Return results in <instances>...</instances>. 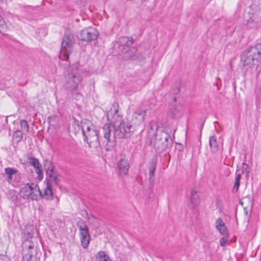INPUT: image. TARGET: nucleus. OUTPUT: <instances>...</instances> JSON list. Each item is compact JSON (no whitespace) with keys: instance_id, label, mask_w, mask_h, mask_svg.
I'll list each match as a JSON object with an SVG mask.
<instances>
[{"instance_id":"f257e3e1","label":"nucleus","mask_w":261,"mask_h":261,"mask_svg":"<svg viewBox=\"0 0 261 261\" xmlns=\"http://www.w3.org/2000/svg\"><path fill=\"white\" fill-rule=\"evenodd\" d=\"M240 62L242 69L246 72L252 73L254 69H256L257 63L261 62V41L244 51L241 55Z\"/></svg>"},{"instance_id":"f03ea898","label":"nucleus","mask_w":261,"mask_h":261,"mask_svg":"<svg viewBox=\"0 0 261 261\" xmlns=\"http://www.w3.org/2000/svg\"><path fill=\"white\" fill-rule=\"evenodd\" d=\"M115 128L111 123L105 124L99 131V136L106 144V150H110L116 145Z\"/></svg>"},{"instance_id":"7ed1b4c3","label":"nucleus","mask_w":261,"mask_h":261,"mask_svg":"<svg viewBox=\"0 0 261 261\" xmlns=\"http://www.w3.org/2000/svg\"><path fill=\"white\" fill-rule=\"evenodd\" d=\"M18 195L25 200H38L39 199L40 189L37 184L27 183L20 188Z\"/></svg>"},{"instance_id":"20e7f679","label":"nucleus","mask_w":261,"mask_h":261,"mask_svg":"<svg viewBox=\"0 0 261 261\" xmlns=\"http://www.w3.org/2000/svg\"><path fill=\"white\" fill-rule=\"evenodd\" d=\"M74 41L73 37L70 35H65L61 44L59 57L61 59L67 61L69 54L72 51Z\"/></svg>"},{"instance_id":"39448f33","label":"nucleus","mask_w":261,"mask_h":261,"mask_svg":"<svg viewBox=\"0 0 261 261\" xmlns=\"http://www.w3.org/2000/svg\"><path fill=\"white\" fill-rule=\"evenodd\" d=\"M22 248L25 254L37 256L38 251V239L29 233L22 243Z\"/></svg>"},{"instance_id":"423d86ee","label":"nucleus","mask_w":261,"mask_h":261,"mask_svg":"<svg viewBox=\"0 0 261 261\" xmlns=\"http://www.w3.org/2000/svg\"><path fill=\"white\" fill-rule=\"evenodd\" d=\"M135 130V127L129 122H121L115 128V132L119 138H127Z\"/></svg>"},{"instance_id":"0eeeda50","label":"nucleus","mask_w":261,"mask_h":261,"mask_svg":"<svg viewBox=\"0 0 261 261\" xmlns=\"http://www.w3.org/2000/svg\"><path fill=\"white\" fill-rule=\"evenodd\" d=\"M4 175L6 176L8 182L14 187L18 186L21 181L20 174L17 170L14 168H5Z\"/></svg>"},{"instance_id":"6e6552de","label":"nucleus","mask_w":261,"mask_h":261,"mask_svg":"<svg viewBox=\"0 0 261 261\" xmlns=\"http://www.w3.org/2000/svg\"><path fill=\"white\" fill-rule=\"evenodd\" d=\"M98 35L95 28L89 27L82 30L77 35V38L84 41L90 42L96 40Z\"/></svg>"},{"instance_id":"1a4fd4ad","label":"nucleus","mask_w":261,"mask_h":261,"mask_svg":"<svg viewBox=\"0 0 261 261\" xmlns=\"http://www.w3.org/2000/svg\"><path fill=\"white\" fill-rule=\"evenodd\" d=\"M170 138V135L165 132L157 134L154 141L155 147L159 151L165 150L168 146V141Z\"/></svg>"},{"instance_id":"9d476101","label":"nucleus","mask_w":261,"mask_h":261,"mask_svg":"<svg viewBox=\"0 0 261 261\" xmlns=\"http://www.w3.org/2000/svg\"><path fill=\"white\" fill-rule=\"evenodd\" d=\"M82 80V76L78 73H69L66 77L65 88L70 90H76Z\"/></svg>"},{"instance_id":"9b49d317","label":"nucleus","mask_w":261,"mask_h":261,"mask_svg":"<svg viewBox=\"0 0 261 261\" xmlns=\"http://www.w3.org/2000/svg\"><path fill=\"white\" fill-rule=\"evenodd\" d=\"M84 136V140L87 141L90 147L96 148L99 145V131L98 132L96 128L93 129Z\"/></svg>"},{"instance_id":"f8f14e48","label":"nucleus","mask_w":261,"mask_h":261,"mask_svg":"<svg viewBox=\"0 0 261 261\" xmlns=\"http://www.w3.org/2000/svg\"><path fill=\"white\" fill-rule=\"evenodd\" d=\"M45 186L42 191L40 190L39 199L43 197L47 200L53 198V193L51 189V183L48 180H45Z\"/></svg>"},{"instance_id":"ddd939ff","label":"nucleus","mask_w":261,"mask_h":261,"mask_svg":"<svg viewBox=\"0 0 261 261\" xmlns=\"http://www.w3.org/2000/svg\"><path fill=\"white\" fill-rule=\"evenodd\" d=\"M46 173L47 177L45 180L48 179L50 183L54 182L56 184H58V174L54 171V166L51 163H49L48 168L46 169Z\"/></svg>"},{"instance_id":"4468645a","label":"nucleus","mask_w":261,"mask_h":261,"mask_svg":"<svg viewBox=\"0 0 261 261\" xmlns=\"http://www.w3.org/2000/svg\"><path fill=\"white\" fill-rule=\"evenodd\" d=\"M183 113V108L180 105L171 106L168 112V115L172 118H179Z\"/></svg>"},{"instance_id":"2eb2a0df","label":"nucleus","mask_w":261,"mask_h":261,"mask_svg":"<svg viewBox=\"0 0 261 261\" xmlns=\"http://www.w3.org/2000/svg\"><path fill=\"white\" fill-rule=\"evenodd\" d=\"M146 114L145 111L141 109L136 110L132 116L133 122L137 125L142 123L144 121Z\"/></svg>"},{"instance_id":"dca6fc26","label":"nucleus","mask_w":261,"mask_h":261,"mask_svg":"<svg viewBox=\"0 0 261 261\" xmlns=\"http://www.w3.org/2000/svg\"><path fill=\"white\" fill-rule=\"evenodd\" d=\"M117 167L120 174H127L129 168V163L127 159L124 158L120 159L117 163Z\"/></svg>"},{"instance_id":"f3484780","label":"nucleus","mask_w":261,"mask_h":261,"mask_svg":"<svg viewBox=\"0 0 261 261\" xmlns=\"http://www.w3.org/2000/svg\"><path fill=\"white\" fill-rule=\"evenodd\" d=\"M215 227L217 230L222 235L227 237L228 236V231L223 220L220 218H218L215 222Z\"/></svg>"},{"instance_id":"a211bd4d","label":"nucleus","mask_w":261,"mask_h":261,"mask_svg":"<svg viewBox=\"0 0 261 261\" xmlns=\"http://www.w3.org/2000/svg\"><path fill=\"white\" fill-rule=\"evenodd\" d=\"M200 203L199 196L197 191L193 189L191 191L189 206L192 208H195Z\"/></svg>"},{"instance_id":"6ab92c4d","label":"nucleus","mask_w":261,"mask_h":261,"mask_svg":"<svg viewBox=\"0 0 261 261\" xmlns=\"http://www.w3.org/2000/svg\"><path fill=\"white\" fill-rule=\"evenodd\" d=\"M30 163L35 168L39 179L41 180L43 178V173L41 170V166L39 164L38 160L36 158H31L30 159Z\"/></svg>"},{"instance_id":"aec40b11","label":"nucleus","mask_w":261,"mask_h":261,"mask_svg":"<svg viewBox=\"0 0 261 261\" xmlns=\"http://www.w3.org/2000/svg\"><path fill=\"white\" fill-rule=\"evenodd\" d=\"M80 234L83 247L85 249L88 248L90 240V236L89 230L80 232Z\"/></svg>"},{"instance_id":"412c9836","label":"nucleus","mask_w":261,"mask_h":261,"mask_svg":"<svg viewBox=\"0 0 261 261\" xmlns=\"http://www.w3.org/2000/svg\"><path fill=\"white\" fill-rule=\"evenodd\" d=\"M82 129L83 136L90 133L91 130L95 128L92 123L87 120H84L82 121Z\"/></svg>"},{"instance_id":"4be33fe9","label":"nucleus","mask_w":261,"mask_h":261,"mask_svg":"<svg viewBox=\"0 0 261 261\" xmlns=\"http://www.w3.org/2000/svg\"><path fill=\"white\" fill-rule=\"evenodd\" d=\"M209 144L212 152H216L219 150V144L216 136H213L210 138Z\"/></svg>"},{"instance_id":"5701e85b","label":"nucleus","mask_w":261,"mask_h":261,"mask_svg":"<svg viewBox=\"0 0 261 261\" xmlns=\"http://www.w3.org/2000/svg\"><path fill=\"white\" fill-rule=\"evenodd\" d=\"M240 204L244 207L247 209L251 207L252 205V200L250 196H246L243 197L240 201Z\"/></svg>"},{"instance_id":"b1692460","label":"nucleus","mask_w":261,"mask_h":261,"mask_svg":"<svg viewBox=\"0 0 261 261\" xmlns=\"http://www.w3.org/2000/svg\"><path fill=\"white\" fill-rule=\"evenodd\" d=\"M97 261H112L109 256L103 251H99L96 255Z\"/></svg>"},{"instance_id":"393cba45","label":"nucleus","mask_w":261,"mask_h":261,"mask_svg":"<svg viewBox=\"0 0 261 261\" xmlns=\"http://www.w3.org/2000/svg\"><path fill=\"white\" fill-rule=\"evenodd\" d=\"M119 42L124 45L129 46L133 44L132 40H130L128 37H121L119 38Z\"/></svg>"},{"instance_id":"a878e982","label":"nucleus","mask_w":261,"mask_h":261,"mask_svg":"<svg viewBox=\"0 0 261 261\" xmlns=\"http://www.w3.org/2000/svg\"><path fill=\"white\" fill-rule=\"evenodd\" d=\"M77 225L79 228L80 232L89 230L88 226L83 221L80 220L77 221Z\"/></svg>"},{"instance_id":"bb28decb","label":"nucleus","mask_w":261,"mask_h":261,"mask_svg":"<svg viewBox=\"0 0 261 261\" xmlns=\"http://www.w3.org/2000/svg\"><path fill=\"white\" fill-rule=\"evenodd\" d=\"M13 138L17 143L21 141L22 138V133L20 130H16L13 135Z\"/></svg>"},{"instance_id":"cd10ccee","label":"nucleus","mask_w":261,"mask_h":261,"mask_svg":"<svg viewBox=\"0 0 261 261\" xmlns=\"http://www.w3.org/2000/svg\"><path fill=\"white\" fill-rule=\"evenodd\" d=\"M156 163L154 161H151L149 166V175L150 178L154 176V173L155 170Z\"/></svg>"},{"instance_id":"c85d7f7f","label":"nucleus","mask_w":261,"mask_h":261,"mask_svg":"<svg viewBox=\"0 0 261 261\" xmlns=\"http://www.w3.org/2000/svg\"><path fill=\"white\" fill-rule=\"evenodd\" d=\"M20 127L22 130H24L27 132L29 131V124L28 122L25 120H22L20 123Z\"/></svg>"},{"instance_id":"c756f323","label":"nucleus","mask_w":261,"mask_h":261,"mask_svg":"<svg viewBox=\"0 0 261 261\" xmlns=\"http://www.w3.org/2000/svg\"><path fill=\"white\" fill-rule=\"evenodd\" d=\"M249 173V170L248 165L245 163H243L242 165L241 173H246L247 174V175H248Z\"/></svg>"},{"instance_id":"7c9ffc66","label":"nucleus","mask_w":261,"mask_h":261,"mask_svg":"<svg viewBox=\"0 0 261 261\" xmlns=\"http://www.w3.org/2000/svg\"><path fill=\"white\" fill-rule=\"evenodd\" d=\"M34 256H35L34 255L25 254V255L23 256L22 261H31L32 258Z\"/></svg>"},{"instance_id":"2f4dec72","label":"nucleus","mask_w":261,"mask_h":261,"mask_svg":"<svg viewBox=\"0 0 261 261\" xmlns=\"http://www.w3.org/2000/svg\"><path fill=\"white\" fill-rule=\"evenodd\" d=\"M227 241V239L225 237H223V238H221L220 240V245L221 246L223 247L226 245Z\"/></svg>"},{"instance_id":"473e14b6","label":"nucleus","mask_w":261,"mask_h":261,"mask_svg":"<svg viewBox=\"0 0 261 261\" xmlns=\"http://www.w3.org/2000/svg\"><path fill=\"white\" fill-rule=\"evenodd\" d=\"M1 260L2 261H10V258L7 255H3L1 256Z\"/></svg>"},{"instance_id":"72a5a7b5","label":"nucleus","mask_w":261,"mask_h":261,"mask_svg":"<svg viewBox=\"0 0 261 261\" xmlns=\"http://www.w3.org/2000/svg\"><path fill=\"white\" fill-rule=\"evenodd\" d=\"M240 186V181L239 180H235V183L234 185V188H236L237 190L239 187Z\"/></svg>"},{"instance_id":"f704fd0d","label":"nucleus","mask_w":261,"mask_h":261,"mask_svg":"<svg viewBox=\"0 0 261 261\" xmlns=\"http://www.w3.org/2000/svg\"><path fill=\"white\" fill-rule=\"evenodd\" d=\"M241 179V174L236 173L235 180L240 181Z\"/></svg>"}]
</instances>
